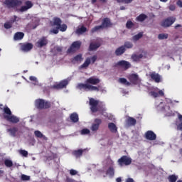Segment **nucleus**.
<instances>
[{
    "mask_svg": "<svg viewBox=\"0 0 182 182\" xmlns=\"http://www.w3.org/2000/svg\"><path fill=\"white\" fill-rule=\"evenodd\" d=\"M100 83V79L95 76L90 77L85 80V83H78L77 85L79 90L85 92H100V85L95 86Z\"/></svg>",
    "mask_w": 182,
    "mask_h": 182,
    "instance_id": "1",
    "label": "nucleus"
},
{
    "mask_svg": "<svg viewBox=\"0 0 182 182\" xmlns=\"http://www.w3.org/2000/svg\"><path fill=\"white\" fill-rule=\"evenodd\" d=\"M0 110H2L3 112V117L4 120L14 124L19 123V118L12 114V111H11V109H9L8 106H4V105L0 104Z\"/></svg>",
    "mask_w": 182,
    "mask_h": 182,
    "instance_id": "2",
    "label": "nucleus"
},
{
    "mask_svg": "<svg viewBox=\"0 0 182 182\" xmlns=\"http://www.w3.org/2000/svg\"><path fill=\"white\" fill-rule=\"evenodd\" d=\"M53 25L54 26H57L56 28H53L50 31V33H54V35H58L59 33V31L60 32H66L68 30V25L65 23L62 24V19L59 17H54L53 19Z\"/></svg>",
    "mask_w": 182,
    "mask_h": 182,
    "instance_id": "3",
    "label": "nucleus"
},
{
    "mask_svg": "<svg viewBox=\"0 0 182 182\" xmlns=\"http://www.w3.org/2000/svg\"><path fill=\"white\" fill-rule=\"evenodd\" d=\"M34 106L38 110H44L46 109H50L52 104L49 101H46L43 99H37L35 100Z\"/></svg>",
    "mask_w": 182,
    "mask_h": 182,
    "instance_id": "4",
    "label": "nucleus"
},
{
    "mask_svg": "<svg viewBox=\"0 0 182 182\" xmlns=\"http://www.w3.org/2000/svg\"><path fill=\"white\" fill-rule=\"evenodd\" d=\"M21 5H22L21 0H4L3 1V6L7 9H16Z\"/></svg>",
    "mask_w": 182,
    "mask_h": 182,
    "instance_id": "5",
    "label": "nucleus"
},
{
    "mask_svg": "<svg viewBox=\"0 0 182 182\" xmlns=\"http://www.w3.org/2000/svg\"><path fill=\"white\" fill-rule=\"evenodd\" d=\"M112 25H113V24L112 23V21H110V18H105L102 20V25L96 26L95 27L92 28L91 29V32H92V33H95V32H97V31H99L100 29H103L105 28H110V26H112Z\"/></svg>",
    "mask_w": 182,
    "mask_h": 182,
    "instance_id": "6",
    "label": "nucleus"
},
{
    "mask_svg": "<svg viewBox=\"0 0 182 182\" xmlns=\"http://www.w3.org/2000/svg\"><path fill=\"white\" fill-rule=\"evenodd\" d=\"M96 60H97V55L87 58L84 63L79 67V69H87V68H89V65H90V63H95Z\"/></svg>",
    "mask_w": 182,
    "mask_h": 182,
    "instance_id": "7",
    "label": "nucleus"
},
{
    "mask_svg": "<svg viewBox=\"0 0 182 182\" xmlns=\"http://www.w3.org/2000/svg\"><path fill=\"white\" fill-rule=\"evenodd\" d=\"M117 163L121 167H123V166H130L132 164V158L124 155L118 159Z\"/></svg>",
    "mask_w": 182,
    "mask_h": 182,
    "instance_id": "8",
    "label": "nucleus"
},
{
    "mask_svg": "<svg viewBox=\"0 0 182 182\" xmlns=\"http://www.w3.org/2000/svg\"><path fill=\"white\" fill-rule=\"evenodd\" d=\"M176 22V18L173 16L168 17L167 18L164 19L161 23V26L163 28H170L173 23Z\"/></svg>",
    "mask_w": 182,
    "mask_h": 182,
    "instance_id": "9",
    "label": "nucleus"
},
{
    "mask_svg": "<svg viewBox=\"0 0 182 182\" xmlns=\"http://www.w3.org/2000/svg\"><path fill=\"white\" fill-rule=\"evenodd\" d=\"M80 46H82V43L80 41H74L68 49V53H75L76 50L80 49Z\"/></svg>",
    "mask_w": 182,
    "mask_h": 182,
    "instance_id": "10",
    "label": "nucleus"
},
{
    "mask_svg": "<svg viewBox=\"0 0 182 182\" xmlns=\"http://www.w3.org/2000/svg\"><path fill=\"white\" fill-rule=\"evenodd\" d=\"M128 80L132 85H139V83L141 82V80H140V77H139V75L136 73L130 74L128 76Z\"/></svg>",
    "mask_w": 182,
    "mask_h": 182,
    "instance_id": "11",
    "label": "nucleus"
},
{
    "mask_svg": "<svg viewBox=\"0 0 182 182\" xmlns=\"http://www.w3.org/2000/svg\"><path fill=\"white\" fill-rule=\"evenodd\" d=\"M89 103L90 106V110L92 113H96V112L99 111V108H97V106L99 105V101L95 100L94 98H90Z\"/></svg>",
    "mask_w": 182,
    "mask_h": 182,
    "instance_id": "12",
    "label": "nucleus"
},
{
    "mask_svg": "<svg viewBox=\"0 0 182 182\" xmlns=\"http://www.w3.org/2000/svg\"><path fill=\"white\" fill-rule=\"evenodd\" d=\"M20 49L22 52H31L33 49V44L31 43H20Z\"/></svg>",
    "mask_w": 182,
    "mask_h": 182,
    "instance_id": "13",
    "label": "nucleus"
},
{
    "mask_svg": "<svg viewBox=\"0 0 182 182\" xmlns=\"http://www.w3.org/2000/svg\"><path fill=\"white\" fill-rule=\"evenodd\" d=\"M100 124H102V119L96 118L94 120V123H92V126L90 127V130L95 132H97V130H99V128L100 127Z\"/></svg>",
    "mask_w": 182,
    "mask_h": 182,
    "instance_id": "14",
    "label": "nucleus"
},
{
    "mask_svg": "<svg viewBox=\"0 0 182 182\" xmlns=\"http://www.w3.org/2000/svg\"><path fill=\"white\" fill-rule=\"evenodd\" d=\"M116 66H119L120 68H122L124 70H127V69H130L132 68V64L129 61L126 60H119L117 63Z\"/></svg>",
    "mask_w": 182,
    "mask_h": 182,
    "instance_id": "15",
    "label": "nucleus"
},
{
    "mask_svg": "<svg viewBox=\"0 0 182 182\" xmlns=\"http://www.w3.org/2000/svg\"><path fill=\"white\" fill-rule=\"evenodd\" d=\"M26 6H22L19 9H17L18 12H26L28 9H31L33 6V3L31 1H26L25 2Z\"/></svg>",
    "mask_w": 182,
    "mask_h": 182,
    "instance_id": "16",
    "label": "nucleus"
},
{
    "mask_svg": "<svg viewBox=\"0 0 182 182\" xmlns=\"http://www.w3.org/2000/svg\"><path fill=\"white\" fill-rule=\"evenodd\" d=\"M48 43V37L43 36L37 41L36 46L37 48H43V46H46Z\"/></svg>",
    "mask_w": 182,
    "mask_h": 182,
    "instance_id": "17",
    "label": "nucleus"
},
{
    "mask_svg": "<svg viewBox=\"0 0 182 182\" xmlns=\"http://www.w3.org/2000/svg\"><path fill=\"white\" fill-rule=\"evenodd\" d=\"M145 138L146 139V140H150L153 141L156 140V139H157V135H156V134L153 131L149 130L145 133Z\"/></svg>",
    "mask_w": 182,
    "mask_h": 182,
    "instance_id": "18",
    "label": "nucleus"
},
{
    "mask_svg": "<svg viewBox=\"0 0 182 182\" xmlns=\"http://www.w3.org/2000/svg\"><path fill=\"white\" fill-rule=\"evenodd\" d=\"M6 132L9 134L10 136H11V137H16L18 132H19V129L16 127H13L11 128L7 129Z\"/></svg>",
    "mask_w": 182,
    "mask_h": 182,
    "instance_id": "19",
    "label": "nucleus"
},
{
    "mask_svg": "<svg viewBox=\"0 0 182 182\" xmlns=\"http://www.w3.org/2000/svg\"><path fill=\"white\" fill-rule=\"evenodd\" d=\"M100 46H102V44L99 42L91 43H90L88 50L90 52H93V50H97Z\"/></svg>",
    "mask_w": 182,
    "mask_h": 182,
    "instance_id": "20",
    "label": "nucleus"
},
{
    "mask_svg": "<svg viewBox=\"0 0 182 182\" xmlns=\"http://www.w3.org/2000/svg\"><path fill=\"white\" fill-rule=\"evenodd\" d=\"M149 76L152 80L156 82V83H160V82H161V77L159 75V73H151Z\"/></svg>",
    "mask_w": 182,
    "mask_h": 182,
    "instance_id": "21",
    "label": "nucleus"
},
{
    "mask_svg": "<svg viewBox=\"0 0 182 182\" xmlns=\"http://www.w3.org/2000/svg\"><path fill=\"white\" fill-rule=\"evenodd\" d=\"M68 86V80L61 81L60 83L53 85L54 89H63Z\"/></svg>",
    "mask_w": 182,
    "mask_h": 182,
    "instance_id": "22",
    "label": "nucleus"
},
{
    "mask_svg": "<svg viewBox=\"0 0 182 182\" xmlns=\"http://www.w3.org/2000/svg\"><path fill=\"white\" fill-rule=\"evenodd\" d=\"M126 123L127 124H128V126H136L137 121L136 120V119L132 117H128V118L126 120Z\"/></svg>",
    "mask_w": 182,
    "mask_h": 182,
    "instance_id": "23",
    "label": "nucleus"
},
{
    "mask_svg": "<svg viewBox=\"0 0 182 182\" xmlns=\"http://www.w3.org/2000/svg\"><path fill=\"white\" fill-rule=\"evenodd\" d=\"M108 129L111 133H117V127L113 122H109L108 124Z\"/></svg>",
    "mask_w": 182,
    "mask_h": 182,
    "instance_id": "24",
    "label": "nucleus"
},
{
    "mask_svg": "<svg viewBox=\"0 0 182 182\" xmlns=\"http://www.w3.org/2000/svg\"><path fill=\"white\" fill-rule=\"evenodd\" d=\"M149 95L152 96V97H159V96L163 97L164 96V92L163 90H159L158 92H156L155 91H151L149 92Z\"/></svg>",
    "mask_w": 182,
    "mask_h": 182,
    "instance_id": "25",
    "label": "nucleus"
},
{
    "mask_svg": "<svg viewBox=\"0 0 182 182\" xmlns=\"http://www.w3.org/2000/svg\"><path fill=\"white\" fill-rule=\"evenodd\" d=\"M124 52H126V48H124V46H122L116 49L115 55L117 56H122Z\"/></svg>",
    "mask_w": 182,
    "mask_h": 182,
    "instance_id": "26",
    "label": "nucleus"
},
{
    "mask_svg": "<svg viewBox=\"0 0 182 182\" xmlns=\"http://www.w3.org/2000/svg\"><path fill=\"white\" fill-rule=\"evenodd\" d=\"M83 151L85 150L83 149H77L73 151V155L76 157V159H79L80 157H82L83 156Z\"/></svg>",
    "mask_w": 182,
    "mask_h": 182,
    "instance_id": "27",
    "label": "nucleus"
},
{
    "mask_svg": "<svg viewBox=\"0 0 182 182\" xmlns=\"http://www.w3.org/2000/svg\"><path fill=\"white\" fill-rule=\"evenodd\" d=\"M143 54H132L131 58L134 62H140V60L143 59Z\"/></svg>",
    "mask_w": 182,
    "mask_h": 182,
    "instance_id": "28",
    "label": "nucleus"
},
{
    "mask_svg": "<svg viewBox=\"0 0 182 182\" xmlns=\"http://www.w3.org/2000/svg\"><path fill=\"white\" fill-rule=\"evenodd\" d=\"M85 32H87V28L85 27V26H82L77 28L75 31L77 35H82V33H85Z\"/></svg>",
    "mask_w": 182,
    "mask_h": 182,
    "instance_id": "29",
    "label": "nucleus"
},
{
    "mask_svg": "<svg viewBox=\"0 0 182 182\" xmlns=\"http://www.w3.org/2000/svg\"><path fill=\"white\" fill-rule=\"evenodd\" d=\"M23 36H25V33L23 32H17L14 34V41H21V39H23Z\"/></svg>",
    "mask_w": 182,
    "mask_h": 182,
    "instance_id": "30",
    "label": "nucleus"
},
{
    "mask_svg": "<svg viewBox=\"0 0 182 182\" xmlns=\"http://www.w3.org/2000/svg\"><path fill=\"white\" fill-rule=\"evenodd\" d=\"M70 119L73 122V123H77V122H79V115L77 114V113L74 112L70 114Z\"/></svg>",
    "mask_w": 182,
    "mask_h": 182,
    "instance_id": "31",
    "label": "nucleus"
},
{
    "mask_svg": "<svg viewBox=\"0 0 182 182\" xmlns=\"http://www.w3.org/2000/svg\"><path fill=\"white\" fill-rule=\"evenodd\" d=\"M82 60L83 58H82V54H78L71 59V62L74 64L79 63V62H80Z\"/></svg>",
    "mask_w": 182,
    "mask_h": 182,
    "instance_id": "32",
    "label": "nucleus"
},
{
    "mask_svg": "<svg viewBox=\"0 0 182 182\" xmlns=\"http://www.w3.org/2000/svg\"><path fill=\"white\" fill-rule=\"evenodd\" d=\"M146 18L147 15L141 14L136 18V21H137V22H144Z\"/></svg>",
    "mask_w": 182,
    "mask_h": 182,
    "instance_id": "33",
    "label": "nucleus"
},
{
    "mask_svg": "<svg viewBox=\"0 0 182 182\" xmlns=\"http://www.w3.org/2000/svg\"><path fill=\"white\" fill-rule=\"evenodd\" d=\"M106 174L109 176V177H113V176H114V168L109 166L106 171Z\"/></svg>",
    "mask_w": 182,
    "mask_h": 182,
    "instance_id": "34",
    "label": "nucleus"
},
{
    "mask_svg": "<svg viewBox=\"0 0 182 182\" xmlns=\"http://www.w3.org/2000/svg\"><path fill=\"white\" fill-rule=\"evenodd\" d=\"M141 38H143V33H139L138 34L134 36L132 39L136 42L139 41V39H141Z\"/></svg>",
    "mask_w": 182,
    "mask_h": 182,
    "instance_id": "35",
    "label": "nucleus"
},
{
    "mask_svg": "<svg viewBox=\"0 0 182 182\" xmlns=\"http://www.w3.org/2000/svg\"><path fill=\"white\" fill-rule=\"evenodd\" d=\"M168 34L167 33H160L158 36V39L160 41H163V39H168Z\"/></svg>",
    "mask_w": 182,
    "mask_h": 182,
    "instance_id": "36",
    "label": "nucleus"
},
{
    "mask_svg": "<svg viewBox=\"0 0 182 182\" xmlns=\"http://www.w3.org/2000/svg\"><path fill=\"white\" fill-rule=\"evenodd\" d=\"M122 46L124 47V49H132V48H133V44L132 43V42L126 41Z\"/></svg>",
    "mask_w": 182,
    "mask_h": 182,
    "instance_id": "37",
    "label": "nucleus"
},
{
    "mask_svg": "<svg viewBox=\"0 0 182 182\" xmlns=\"http://www.w3.org/2000/svg\"><path fill=\"white\" fill-rule=\"evenodd\" d=\"M4 164L6 167H12V166H14V162L9 159H6L4 161Z\"/></svg>",
    "mask_w": 182,
    "mask_h": 182,
    "instance_id": "38",
    "label": "nucleus"
},
{
    "mask_svg": "<svg viewBox=\"0 0 182 182\" xmlns=\"http://www.w3.org/2000/svg\"><path fill=\"white\" fill-rule=\"evenodd\" d=\"M168 180L170 181V182H176L177 181V176L176 175H170L168 177Z\"/></svg>",
    "mask_w": 182,
    "mask_h": 182,
    "instance_id": "39",
    "label": "nucleus"
},
{
    "mask_svg": "<svg viewBox=\"0 0 182 182\" xmlns=\"http://www.w3.org/2000/svg\"><path fill=\"white\" fill-rule=\"evenodd\" d=\"M134 26V23H132V21H128L126 23V28L127 29H132Z\"/></svg>",
    "mask_w": 182,
    "mask_h": 182,
    "instance_id": "40",
    "label": "nucleus"
},
{
    "mask_svg": "<svg viewBox=\"0 0 182 182\" xmlns=\"http://www.w3.org/2000/svg\"><path fill=\"white\" fill-rule=\"evenodd\" d=\"M117 2L118 4H132V2H133V0H117Z\"/></svg>",
    "mask_w": 182,
    "mask_h": 182,
    "instance_id": "41",
    "label": "nucleus"
},
{
    "mask_svg": "<svg viewBox=\"0 0 182 182\" xmlns=\"http://www.w3.org/2000/svg\"><path fill=\"white\" fill-rule=\"evenodd\" d=\"M34 134L36 137H38L39 139H42L43 137V134L40 131H35Z\"/></svg>",
    "mask_w": 182,
    "mask_h": 182,
    "instance_id": "42",
    "label": "nucleus"
},
{
    "mask_svg": "<svg viewBox=\"0 0 182 182\" xmlns=\"http://www.w3.org/2000/svg\"><path fill=\"white\" fill-rule=\"evenodd\" d=\"M19 154L23 156V157H28V151L24 149L19 150Z\"/></svg>",
    "mask_w": 182,
    "mask_h": 182,
    "instance_id": "43",
    "label": "nucleus"
},
{
    "mask_svg": "<svg viewBox=\"0 0 182 182\" xmlns=\"http://www.w3.org/2000/svg\"><path fill=\"white\" fill-rule=\"evenodd\" d=\"M54 52H56L57 53H60L62 50H63V48L60 46H55L53 48Z\"/></svg>",
    "mask_w": 182,
    "mask_h": 182,
    "instance_id": "44",
    "label": "nucleus"
},
{
    "mask_svg": "<svg viewBox=\"0 0 182 182\" xmlns=\"http://www.w3.org/2000/svg\"><path fill=\"white\" fill-rule=\"evenodd\" d=\"M21 180H23V181H28V180H31V176H26V175H22Z\"/></svg>",
    "mask_w": 182,
    "mask_h": 182,
    "instance_id": "45",
    "label": "nucleus"
},
{
    "mask_svg": "<svg viewBox=\"0 0 182 182\" xmlns=\"http://www.w3.org/2000/svg\"><path fill=\"white\" fill-rule=\"evenodd\" d=\"M4 28L5 29H11L12 28V23L7 22L4 23Z\"/></svg>",
    "mask_w": 182,
    "mask_h": 182,
    "instance_id": "46",
    "label": "nucleus"
},
{
    "mask_svg": "<svg viewBox=\"0 0 182 182\" xmlns=\"http://www.w3.org/2000/svg\"><path fill=\"white\" fill-rule=\"evenodd\" d=\"M89 133H90V130L87 129H83L81 131V134H89Z\"/></svg>",
    "mask_w": 182,
    "mask_h": 182,
    "instance_id": "47",
    "label": "nucleus"
},
{
    "mask_svg": "<svg viewBox=\"0 0 182 182\" xmlns=\"http://www.w3.org/2000/svg\"><path fill=\"white\" fill-rule=\"evenodd\" d=\"M119 82L122 85H125L126 83H127V80L126 78H119Z\"/></svg>",
    "mask_w": 182,
    "mask_h": 182,
    "instance_id": "48",
    "label": "nucleus"
},
{
    "mask_svg": "<svg viewBox=\"0 0 182 182\" xmlns=\"http://www.w3.org/2000/svg\"><path fill=\"white\" fill-rule=\"evenodd\" d=\"M70 176H76V174H77V171H76L75 169H70Z\"/></svg>",
    "mask_w": 182,
    "mask_h": 182,
    "instance_id": "49",
    "label": "nucleus"
},
{
    "mask_svg": "<svg viewBox=\"0 0 182 182\" xmlns=\"http://www.w3.org/2000/svg\"><path fill=\"white\" fill-rule=\"evenodd\" d=\"M176 5H178V6H179L180 8H182V1L181 0H178L176 2Z\"/></svg>",
    "mask_w": 182,
    "mask_h": 182,
    "instance_id": "50",
    "label": "nucleus"
},
{
    "mask_svg": "<svg viewBox=\"0 0 182 182\" xmlns=\"http://www.w3.org/2000/svg\"><path fill=\"white\" fill-rule=\"evenodd\" d=\"M65 181L66 182H75V180L73 178H70L69 177H67Z\"/></svg>",
    "mask_w": 182,
    "mask_h": 182,
    "instance_id": "51",
    "label": "nucleus"
},
{
    "mask_svg": "<svg viewBox=\"0 0 182 182\" xmlns=\"http://www.w3.org/2000/svg\"><path fill=\"white\" fill-rule=\"evenodd\" d=\"M169 9L170 11H176V6L174 5L169 6Z\"/></svg>",
    "mask_w": 182,
    "mask_h": 182,
    "instance_id": "52",
    "label": "nucleus"
},
{
    "mask_svg": "<svg viewBox=\"0 0 182 182\" xmlns=\"http://www.w3.org/2000/svg\"><path fill=\"white\" fill-rule=\"evenodd\" d=\"M30 80H31L32 82H36L37 79L36 77H33V76H31L29 77Z\"/></svg>",
    "mask_w": 182,
    "mask_h": 182,
    "instance_id": "53",
    "label": "nucleus"
},
{
    "mask_svg": "<svg viewBox=\"0 0 182 182\" xmlns=\"http://www.w3.org/2000/svg\"><path fill=\"white\" fill-rule=\"evenodd\" d=\"M126 182H134V180L132 178H127Z\"/></svg>",
    "mask_w": 182,
    "mask_h": 182,
    "instance_id": "54",
    "label": "nucleus"
},
{
    "mask_svg": "<svg viewBox=\"0 0 182 182\" xmlns=\"http://www.w3.org/2000/svg\"><path fill=\"white\" fill-rule=\"evenodd\" d=\"M166 102L169 105L173 104V101L170 99H166Z\"/></svg>",
    "mask_w": 182,
    "mask_h": 182,
    "instance_id": "55",
    "label": "nucleus"
},
{
    "mask_svg": "<svg viewBox=\"0 0 182 182\" xmlns=\"http://www.w3.org/2000/svg\"><path fill=\"white\" fill-rule=\"evenodd\" d=\"M178 130L182 131V122L178 125Z\"/></svg>",
    "mask_w": 182,
    "mask_h": 182,
    "instance_id": "56",
    "label": "nucleus"
},
{
    "mask_svg": "<svg viewBox=\"0 0 182 182\" xmlns=\"http://www.w3.org/2000/svg\"><path fill=\"white\" fill-rule=\"evenodd\" d=\"M100 2H101V4H107V0H100Z\"/></svg>",
    "mask_w": 182,
    "mask_h": 182,
    "instance_id": "57",
    "label": "nucleus"
},
{
    "mask_svg": "<svg viewBox=\"0 0 182 182\" xmlns=\"http://www.w3.org/2000/svg\"><path fill=\"white\" fill-rule=\"evenodd\" d=\"M117 182H122V178L119 177L116 178Z\"/></svg>",
    "mask_w": 182,
    "mask_h": 182,
    "instance_id": "58",
    "label": "nucleus"
},
{
    "mask_svg": "<svg viewBox=\"0 0 182 182\" xmlns=\"http://www.w3.org/2000/svg\"><path fill=\"white\" fill-rule=\"evenodd\" d=\"M181 24H177L176 26H175V29H177L178 28H181Z\"/></svg>",
    "mask_w": 182,
    "mask_h": 182,
    "instance_id": "59",
    "label": "nucleus"
},
{
    "mask_svg": "<svg viewBox=\"0 0 182 182\" xmlns=\"http://www.w3.org/2000/svg\"><path fill=\"white\" fill-rule=\"evenodd\" d=\"M125 85H126L127 86H130V85H132V82H129V81L127 80V82H125Z\"/></svg>",
    "mask_w": 182,
    "mask_h": 182,
    "instance_id": "60",
    "label": "nucleus"
},
{
    "mask_svg": "<svg viewBox=\"0 0 182 182\" xmlns=\"http://www.w3.org/2000/svg\"><path fill=\"white\" fill-rule=\"evenodd\" d=\"M124 9H126V7H124V6H120V11H124Z\"/></svg>",
    "mask_w": 182,
    "mask_h": 182,
    "instance_id": "61",
    "label": "nucleus"
},
{
    "mask_svg": "<svg viewBox=\"0 0 182 182\" xmlns=\"http://www.w3.org/2000/svg\"><path fill=\"white\" fill-rule=\"evenodd\" d=\"M96 2H97V0H91V3H92V4H96Z\"/></svg>",
    "mask_w": 182,
    "mask_h": 182,
    "instance_id": "62",
    "label": "nucleus"
},
{
    "mask_svg": "<svg viewBox=\"0 0 182 182\" xmlns=\"http://www.w3.org/2000/svg\"><path fill=\"white\" fill-rule=\"evenodd\" d=\"M161 1V2H167V1H168V0H160Z\"/></svg>",
    "mask_w": 182,
    "mask_h": 182,
    "instance_id": "63",
    "label": "nucleus"
},
{
    "mask_svg": "<svg viewBox=\"0 0 182 182\" xmlns=\"http://www.w3.org/2000/svg\"><path fill=\"white\" fill-rule=\"evenodd\" d=\"M179 120H182V115H179Z\"/></svg>",
    "mask_w": 182,
    "mask_h": 182,
    "instance_id": "64",
    "label": "nucleus"
}]
</instances>
